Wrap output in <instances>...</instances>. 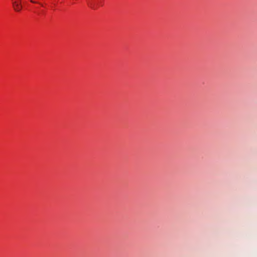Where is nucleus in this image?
Masks as SVG:
<instances>
[{
  "label": "nucleus",
  "mask_w": 257,
  "mask_h": 257,
  "mask_svg": "<svg viewBox=\"0 0 257 257\" xmlns=\"http://www.w3.org/2000/svg\"><path fill=\"white\" fill-rule=\"evenodd\" d=\"M13 6L16 11L20 12L22 6L21 4V0H12Z\"/></svg>",
  "instance_id": "1"
},
{
  "label": "nucleus",
  "mask_w": 257,
  "mask_h": 257,
  "mask_svg": "<svg viewBox=\"0 0 257 257\" xmlns=\"http://www.w3.org/2000/svg\"><path fill=\"white\" fill-rule=\"evenodd\" d=\"M89 5L90 7L91 8H92V9H95V7L94 5L92 3H90V4H89Z\"/></svg>",
  "instance_id": "2"
},
{
  "label": "nucleus",
  "mask_w": 257,
  "mask_h": 257,
  "mask_svg": "<svg viewBox=\"0 0 257 257\" xmlns=\"http://www.w3.org/2000/svg\"><path fill=\"white\" fill-rule=\"evenodd\" d=\"M31 2L33 3H37V4H38V2H35V1H32V0H31Z\"/></svg>",
  "instance_id": "3"
}]
</instances>
